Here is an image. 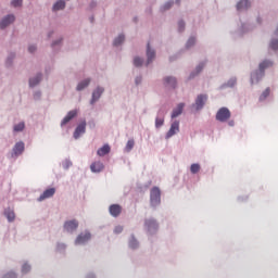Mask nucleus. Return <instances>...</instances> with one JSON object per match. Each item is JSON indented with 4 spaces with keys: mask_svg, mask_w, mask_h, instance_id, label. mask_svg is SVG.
I'll return each mask as SVG.
<instances>
[{
    "mask_svg": "<svg viewBox=\"0 0 278 278\" xmlns=\"http://www.w3.org/2000/svg\"><path fill=\"white\" fill-rule=\"evenodd\" d=\"M97 5H98L97 1L92 0V1L90 2L89 8H90L91 10H93L94 8H97Z\"/></svg>",
    "mask_w": 278,
    "mask_h": 278,
    "instance_id": "44",
    "label": "nucleus"
},
{
    "mask_svg": "<svg viewBox=\"0 0 278 278\" xmlns=\"http://www.w3.org/2000/svg\"><path fill=\"white\" fill-rule=\"evenodd\" d=\"M255 28H256L255 24H249V23L242 24V31H244V34L247 31H253V29H255Z\"/></svg>",
    "mask_w": 278,
    "mask_h": 278,
    "instance_id": "23",
    "label": "nucleus"
},
{
    "mask_svg": "<svg viewBox=\"0 0 278 278\" xmlns=\"http://www.w3.org/2000/svg\"><path fill=\"white\" fill-rule=\"evenodd\" d=\"M194 42H195V39L193 37H191L187 43L188 49H189V47H192V45H194Z\"/></svg>",
    "mask_w": 278,
    "mask_h": 278,
    "instance_id": "42",
    "label": "nucleus"
},
{
    "mask_svg": "<svg viewBox=\"0 0 278 278\" xmlns=\"http://www.w3.org/2000/svg\"><path fill=\"white\" fill-rule=\"evenodd\" d=\"M36 46H34V45H31V46H29L28 47V51H29V53H34L35 51H36Z\"/></svg>",
    "mask_w": 278,
    "mask_h": 278,
    "instance_id": "45",
    "label": "nucleus"
},
{
    "mask_svg": "<svg viewBox=\"0 0 278 278\" xmlns=\"http://www.w3.org/2000/svg\"><path fill=\"white\" fill-rule=\"evenodd\" d=\"M270 66H273V62L271 61H264L260 64V71L261 73H264L265 68H269Z\"/></svg>",
    "mask_w": 278,
    "mask_h": 278,
    "instance_id": "26",
    "label": "nucleus"
},
{
    "mask_svg": "<svg viewBox=\"0 0 278 278\" xmlns=\"http://www.w3.org/2000/svg\"><path fill=\"white\" fill-rule=\"evenodd\" d=\"M110 152H111V147L109 144H104L103 147L98 149L97 155L99 157H104L105 155L110 154Z\"/></svg>",
    "mask_w": 278,
    "mask_h": 278,
    "instance_id": "15",
    "label": "nucleus"
},
{
    "mask_svg": "<svg viewBox=\"0 0 278 278\" xmlns=\"http://www.w3.org/2000/svg\"><path fill=\"white\" fill-rule=\"evenodd\" d=\"M263 23H264V20H263V17H262V15H257L256 16V25H263Z\"/></svg>",
    "mask_w": 278,
    "mask_h": 278,
    "instance_id": "40",
    "label": "nucleus"
},
{
    "mask_svg": "<svg viewBox=\"0 0 278 278\" xmlns=\"http://www.w3.org/2000/svg\"><path fill=\"white\" fill-rule=\"evenodd\" d=\"M122 213V206L119 204H112L110 206V214L113 216V217H118Z\"/></svg>",
    "mask_w": 278,
    "mask_h": 278,
    "instance_id": "14",
    "label": "nucleus"
},
{
    "mask_svg": "<svg viewBox=\"0 0 278 278\" xmlns=\"http://www.w3.org/2000/svg\"><path fill=\"white\" fill-rule=\"evenodd\" d=\"M25 128V124L23 122L14 125L13 130L14 132H22Z\"/></svg>",
    "mask_w": 278,
    "mask_h": 278,
    "instance_id": "28",
    "label": "nucleus"
},
{
    "mask_svg": "<svg viewBox=\"0 0 278 278\" xmlns=\"http://www.w3.org/2000/svg\"><path fill=\"white\" fill-rule=\"evenodd\" d=\"M174 3H175L174 0H169V1L165 2L161 7V12H167V10H170V8H173Z\"/></svg>",
    "mask_w": 278,
    "mask_h": 278,
    "instance_id": "25",
    "label": "nucleus"
},
{
    "mask_svg": "<svg viewBox=\"0 0 278 278\" xmlns=\"http://www.w3.org/2000/svg\"><path fill=\"white\" fill-rule=\"evenodd\" d=\"M147 56H148L147 65H149L151 64V62H153L155 58V51L151 49L150 43H148L147 46Z\"/></svg>",
    "mask_w": 278,
    "mask_h": 278,
    "instance_id": "18",
    "label": "nucleus"
},
{
    "mask_svg": "<svg viewBox=\"0 0 278 278\" xmlns=\"http://www.w3.org/2000/svg\"><path fill=\"white\" fill-rule=\"evenodd\" d=\"M92 21H93V17L91 18V23H92Z\"/></svg>",
    "mask_w": 278,
    "mask_h": 278,
    "instance_id": "55",
    "label": "nucleus"
},
{
    "mask_svg": "<svg viewBox=\"0 0 278 278\" xmlns=\"http://www.w3.org/2000/svg\"><path fill=\"white\" fill-rule=\"evenodd\" d=\"M164 85H165V87H167V88H173V89H175V87H176V85H177V80H176L175 77H166V78L164 79Z\"/></svg>",
    "mask_w": 278,
    "mask_h": 278,
    "instance_id": "19",
    "label": "nucleus"
},
{
    "mask_svg": "<svg viewBox=\"0 0 278 278\" xmlns=\"http://www.w3.org/2000/svg\"><path fill=\"white\" fill-rule=\"evenodd\" d=\"M24 142L20 141V142H16L14 148H13V153L15 156H18L21 155L23 152H24Z\"/></svg>",
    "mask_w": 278,
    "mask_h": 278,
    "instance_id": "17",
    "label": "nucleus"
},
{
    "mask_svg": "<svg viewBox=\"0 0 278 278\" xmlns=\"http://www.w3.org/2000/svg\"><path fill=\"white\" fill-rule=\"evenodd\" d=\"M77 115L76 110H72L67 113V115L64 117V119L61 122V127H64L67 125L73 118H75Z\"/></svg>",
    "mask_w": 278,
    "mask_h": 278,
    "instance_id": "12",
    "label": "nucleus"
},
{
    "mask_svg": "<svg viewBox=\"0 0 278 278\" xmlns=\"http://www.w3.org/2000/svg\"><path fill=\"white\" fill-rule=\"evenodd\" d=\"M78 227V222L76 219H73V220H67L65 222L64 224V229L67 231V232H73L77 229Z\"/></svg>",
    "mask_w": 278,
    "mask_h": 278,
    "instance_id": "9",
    "label": "nucleus"
},
{
    "mask_svg": "<svg viewBox=\"0 0 278 278\" xmlns=\"http://www.w3.org/2000/svg\"><path fill=\"white\" fill-rule=\"evenodd\" d=\"M134 64L135 66H142L143 61L140 58L136 56L134 60Z\"/></svg>",
    "mask_w": 278,
    "mask_h": 278,
    "instance_id": "37",
    "label": "nucleus"
},
{
    "mask_svg": "<svg viewBox=\"0 0 278 278\" xmlns=\"http://www.w3.org/2000/svg\"><path fill=\"white\" fill-rule=\"evenodd\" d=\"M207 101V94H199L195 100V109L197 111H200L205 105V102Z\"/></svg>",
    "mask_w": 278,
    "mask_h": 278,
    "instance_id": "7",
    "label": "nucleus"
},
{
    "mask_svg": "<svg viewBox=\"0 0 278 278\" xmlns=\"http://www.w3.org/2000/svg\"><path fill=\"white\" fill-rule=\"evenodd\" d=\"M141 83V78L137 77L136 78V85H139Z\"/></svg>",
    "mask_w": 278,
    "mask_h": 278,
    "instance_id": "48",
    "label": "nucleus"
},
{
    "mask_svg": "<svg viewBox=\"0 0 278 278\" xmlns=\"http://www.w3.org/2000/svg\"><path fill=\"white\" fill-rule=\"evenodd\" d=\"M122 231H123V226H116L115 229H114V232L116 235L122 233Z\"/></svg>",
    "mask_w": 278,
    "mask_h": 278,
    "instance_id": "41",
    "label": "nucleus"
},
{
    "mask_svg": "<svg viewBox=\"0 0 278 278\" xmlns=\"http://www.w3.org/2000/svg\"><path fill=\"white\" fill-rule=\"evenodd\" d=\"M200 169H201V167H200L199 164H192V165H191V173H192L193 175L198 174V173L200 172Z\"/></svg>",
    "mask_w": 278,
    "mask_h": 278,
    "instance_id": "32",
    "label": "nucleus"
},
{
    "mask_svg": "<svg viewBox=\"0 0 278 278\" xmlns=\"http://www.w3.org/2000/svg\"><path fill=\"white\" fill-rule=\"evenodd\" d=\"M275 34H276V36H278V24H277V27H276Z\"/></svg>",
    "mask_w": 278,
    "mask_h": 278,
    "instance_id": "50",
    "label": "nucleus"
},
{
    "mask_svg": "<svg viewBox=\"0 0 278 278\" xmlns=\"http://www.w3.org/2000/svg\"><path fill=\"white\" fill-rule=\"evenodd\" d=\"M4 215L7 216V219H8L10 223H12V222L14 220V218H15L14 211H12V210H7V211L4 212Z\"/></svg>",
    "mask_w": 278,
    "mask_h": 278,
    "instance_id": "27",
    "label": "nucleus"
},
{
    "mask_svg": "<svg viewBox=\"0 0 278 278\" xmlns=\"http://www.w3.org/2000/svg\"><path fill=\"white\" fill-rule=\"evenodd\" d=\"M204 67V64L201 63L198 67H197V75L198 73H201L202 68Z\"/></svg>",
    "mask_w": 278,
    "mask_h": 278,
    "instance_id": "46",
    "label": "nucleus"
},
{
    "mask_svg": "<svg viewBox=\"0 0 278 278\" xmlns=\"http://www.w3.org/2000/svg\"><path fill=\"white\" fill-rule=\"evenodd\" d=\"M229 126H230V127H233V126H235V122H233V121H230V122H229Z\"/></svg>",
    "mask_w": 278,
    "mask_h": 278,
    "instance_id": "49",
    "label": "nucleus"
},
{
    "mask_svg": "<svg viewBox=\"0 0 278 278\" xmlns=\"http://www.w3.org/2000/svg\"><path fill=\"white\" fill-rule=\"evenodd\" d=\"M252 8V1L251 0H239L236 4V10L239 14H242V12H248Z\"/></svg>",
    "mask_w": 278,
    "mask_h": 278,
    "instance_id": "2",
    "label": "nucleus"
},
{
    "mask_svg": "<svg viewBox=\"0 0 278 278\" xmlns=\"http://www.w3.org/2000/svg\"><path fill=\"white\" fill-rule=\"evenodd\" d=\"M164 124V118L163 117H156L155 119V126L156 128H161Z\"/></svg>",
    "mask_w": 278,
    "mask_h": 278,
    "instance_id": "34",
    "label": "nucleus"
},
{
    "mask_svg": "<svg viewBox=\"0 0 278 278\" xmlns=\"http://www.w3.org/2000/svg\"><path fill=\"white\" fill-rule=\"evenodd\" d=\"M256 77H257V72L252 74V76H251L252 84H254V79H256Z\"/></svg>",
    "mask_w": 278,
    "mask_h": 278,
    "instance_id": "47",
    "label": "nucleus"
},
{
    "mask_svg": "<svg viewBox=\"0 0 278 278\" xmlns=\"http://www.w3.org/2000/svg\"><path fill=\"white\" fill-rule=\"evenodd\" d=\"M176 3L179 5V3H180V0H176Z\"/></svg>",
    "mask_w": 278,
    "mask_h": 278,
    "instance_id": "53",
    "label": "nucleus"
},
{
    "mask_svg": "<svg viewBox=\"0 0 278 278\" xmlns=\"http://www.w3.org/2000/svg\"><path fill=\"white\" fill-rule=\"evenodd\" d=\"M231 113L228 108H220L216 114V121L220 123H226L230 119Z\"/></svg>",
    "mask_w": 278,
    "mask_h": 278,
    "instance_id": "3",
    "label": "nucleus"
},
{
    "mask_svg": "<svg viewBox=\"0 0 278 278\" xmlns=\"http://www.w3.org/2000/svg\"><path fill=\"white\" fill-rule=\"evenodd\" d=\"M144 228L149 233L153 235L157 231L159 224L154 218H148L144 222Z\"/></svg>",
    "mask_w": 278,
    "mask_h": 278,
    "instance_id": "4",
    "label": "nucleus"
},
{
    "mask_svg": "<svg viewBox=\"0 0 278 278\" xmlns=\"http://www.w3.org/2000/svg\"><path fill=\"white\" fill-rule=\"evenodd\" d=\"M124 40H125V37H123V36L116 37L114 40V47H118V45H122V42H124Z\"/></svg>",
    "mask_w": 278,
    "mask_h": 278,
    "instance_id": "33",
    "label": "nucleus"
},
{
    "mask_svg": "<svg viewBox=\"0 0 278 278\" xmlns=\"http://www.w3.org/2000/svg\"><path fill=\"white\" fill-rule=\"evenodd\" d=\"M55 193V188L46 189L42 194L38 198V202L51 199Z\"/></svg>",
    "mask_w": 278,
    "mask_h": 278,
    "instance_id": "6",
    "label": "nucleus"
},
{
    "mask_svg": "<svg viewBox=\"0 0 278 278\" xmlns=\"http://www.w3.org/2000/svg\"><path fill=\"white\" fill-rule=\"evenodd\" d=\"M185 104L184 103H179L177 109L174 110L173 114H172V118H177L178 116L181 115L182 111H184Z\"/></svg>",
    "mask_w": 278,
    "mask_h": 278,
    "instance_id": "21",
    "label": "nucleus"
},
{
    "mask_svg": "<svg viewBox=\"0 0 278 278\" xmlns=\"http://www.w3.org/2000/svg\"><path fill=\"white\" fill-rule=\"evenodd\" d=\"M30 270V266L28 264H24L22 266V273L27 274Z\"/></svg>",
    "mask_w": 278,
    "mask_h": 278,
    "instance_id": "38",
    "label": "nucleus"
},
{
    "mask_svg": "<svg viewBox=\"0 0 278 278\" xmlns=\"http://www.w3.org/2000/svg\"><path fill=\"white\" fill-rule=\"evenodd\" d=\"M23 3V0H12L11 5H13V8H21Z\"/></svg>",
    "mask_w": 278,
    "mask_h": 278,
    "instance_id": "35",
    "label": "nucleus"
},
{
    "mask_svg": "<svg viewBox=\"0 0 278 278\" xmlns=\"http://www.w3.org/2000/svg\"><path fill=\"white\" fill-rule=\"evenodd\" d=\"M186 29V22L184 20L178 21V31L179 34H182Z\"/></svg>",
    "mask_w": 278,
    "mask_h": 278,
    "instance_id": "29",
    "label": "nucleus"
},
{
    "mask_svg": "<svg viewBox=\"0 0 278 278\" xmlns=\"http://www.w3.org/2000/svg\"><path fill=\"white\" fill-rule=\"evenodd\" d=\"M104 92V89L102 87H98L93 92H92V100H91V104H94L100 97L102 96V93Z\"/></svg>",
    "mask_w": 278,
    "mask_h": 278,
    "instance_id": "16",
    "label": "nucleus"
},
{
    "mask_svg": "<svg viewBox=\"0 0 278 278\" xmlns=\"http://www.w3.org/2000/svg\"><path fill=\"white\" fill-rule=\"evenodd\" d=\"M65 1L64 0H59L56 1L53 7H52V11L53 12H60V10H65Z\"/></svg>",
    "mask_w": 278,
    "mask_h": 278,
    "instance_id": "20",
    "label": "nucleus"
},
{
    "mask_svg": "<svg viewBox=\"0 0 278 278\" xmlns=\"http://www.w3.org/2000/svg\"><path fill=\"white\" fill-rule=\"evenodd\" d=\"M138 22V17H134V23H137Z\"/></svg>",
    "mask_w": 278,
    "mask_h": 278,
    "instance_id": "51",
    "label": "nucleus"
},
{
    "mask_svg": "<svg viewBox=\"0 0 278 278\" xmlns=\"http://www.w3.org/2000/svg\"><path fill=\"white\" fill-rule=\"evenodd\" d=\"M35 98H40V93H36V94H35Z\"/></svg>",
    "mask_w": 278,
    "mask_h": 278,
    "instance_id": "52",
    "label": "nucleus"
},
{
    "mask_svg": "<svg viewBox=\"0 0 278 278\" xmlns=\"http://www.w3.org/2000/svg\"><path fill=\"white\" fill-rule=\"evenodd\" d=\"M151 206L156 207L161 204V190L159 187H153L150 192Z\"/></svg>",
    "mask_w": 278,
    "mask_h": 278,
    "instance_id": "1",
    "label": "nucleus"
},
{
    "mask_svg": "<svg viewBox=\"0 0 278 278\" xmlns=\"http://www.w3.org/2000/svg\"><path fill=\"white\" fill-rule=\"evenodd\" d=\"M89 84H90L89 78L83 80L81 83L78 84L77 91H83L84 89H86L89 86Z\"/></svg>",
    "mask_w": 278,
    "mask_h": 278,
    "instance_id": "24",
    "label": "nucleus"
},
{
    "mask_svg": "<svg viewBox=\"0 0 278 278\" xmlns=\"http://www.w3.org/2000/svg\"><path fill=\"white\" fill-rule=\"evenodd\" d=\"M41 80V74H38L35 78L29 79V87L34 88L36 87Z\"/></svg>",
    "mask_w": 278,
    "mask_h": 278,
    "instance_id": "22",
    "label": "nucleus"
},
{
    "mask_svg": "<svg viewBox=\"0 0 278 278\" xmlns=\"http://www.w3.org/2000/svg\"><path fill=\"white\" fill-rule=\"evenodd\" d=\"M269 94H270V88H267V89L261 94L260 100H261V101L266 100V99L269 97Z\"/></svg>",
    "mask_w": 278,
    "mask_h": 278,
    "instance_id": "30",
    "label": "nucleus"
},
{
    "mask_svg": "<svg viewBox=\"0 0 278 278\" xmlns=\"http://www.w3.org/2000/svg\"><path fill=\"white\" fill-rule=\"evenodd\" d=\"M91 239V235L90 232H83L80 235H78L75 243L76 244H85L86 242H88Z\"/></svg>",
    "mask_w": 278,
    "mask_h": 278,
    "instance_id": "10",
    "label": "nucleus"
},
{
    "mask_svg": "<svg viewBox=\"0 0 278 278\" xmlns=\"http://www.w3.org/2000/svg\"><path fill=\"white\" fill-rule=\"evenodd\" d=\"M129 247H130L131 249H136V248L138 247L137 240H136V239L130 240Z\"/></svg>",
    "mask_w": 278,
    "mask_h": 278,
    "instance_id": "39",
    "label": "nucleus"
},
{
    "mask_svg": "<svg viewBox=\"0 0 278 278\" xmlns=\"http://www.w3.org/2000/svg\"><path fill=\"white\" fill-rule=\"evenodd\" d=\"M134 147H135L134 139L128 140L127 146H126V151L130 152L134 149Z\"/></svg>",
    "mask_w": 278,
    "mask_h": 278,
    "instance_id": "31",
    "label": "nucleus"
},
{
    "mask_svg": "<svg viewBox=\"0 0 278 278\" xmlns=\"http://www.w3.org/2000/svg\"><path fill=\"white\" fill-rule=\"evenodd\" d=\"M193 77H194V75H193V74H191L190 79H192Z\"/></svg>",
    "mask_w": 278,
    "mask_h": 278,
    "instance_id": "54",
    "label": "nucleus"
},
{
    "mask_svg": "<svg viewBox=\"0 0 278 278\" xmlns=\"http://www.w3.org/2000/svg\"><path fill=\"white\" fill-rule=\"evenodd\" d=\"M90 169L92 173L94 174H99L104 169V165L102 162L98 161V162H93L90 166Z\"/></svg>",
    "mask_w": 278,
    "mask_h": 278,
    "instance_id": "13",
    "label": "nucleus"
},
{
    "mask_svg": "<svg viewBox=\"0 0 278 278\" xmlns=\"http://www.w3.org/2000/svg\"><path fill=\"white\" fill-rule=\"evenodd\" d=\"M4 278H16V275H15V273L10 271V273H8V274L4 276Z\"/></svg>",
    "mask_w": 278,
    "mask_h": 278,
    "instance_id": "43",
    "label": "nucleus"
},
{
    "mask_svg": "<svg viewBox=\"0 0 278 278\" xmlns=\"http://www.w3.org/2000/svg\"><path fill=\"white\" fill-rule=\"evenodd\" d=\"M179 132V122L175 121L172 124V127L169 129V131L166 135V139H170L172 137H174L175 135H177Z\"/></svg>",
    "mask_w": 278,
    "mask_h": 278,
    "instance_id": "8",
    "label": "nucleus"
},
{
    "mask_svg": "<svg viewBox=\"0 0 278 278\" xmlns=\"http://www.w3.org/2000/svg\"><path fill=\"white\" fill-rule=\"evenodd\" d=\"M270 49H273V51H277L278 50V39L271 41Z\"/></svg>",
    "mask_w": 278,
    "mask_h": 278,
    "instance_id": "36",
    "label": "nucleus"
},
{
    "mask_svg": "<svg viewBox=\"0 0 278 278\" xmlns=\"http://www.w3.org/2000/svg\"><path fill=\"white\" fill-rule=\"evenodd\" d=\"M86 131V121L81 122L74 132V139H78L81 135H84Z\"/></svg>",
    "mask_w": 278,
    "mask_h": 278,
    "instance_id": "11",
    "label": "nucleus"
},
{
    "mask_svg": "<svg viewBox=\"0 0 278 278\" xmlns=\"http://www.w3.org/2000/svg\"><path fill=\"white\" fill-rule=\"evenodd\" d=\"M14 21H15L14 14H8L3 16L0 21V29H5L7 27H9V25H12Z\"/></svg>",
    "mask_w": 278,
    "mask_h": 278,
    "instance_id": "5",
    "label": "nucleus"
}]
</instances>
